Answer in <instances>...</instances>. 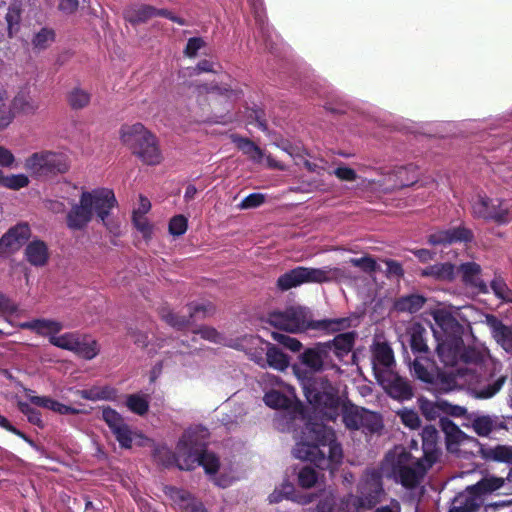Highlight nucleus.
<instances>
[{"label":"nucleus","mask_w":512,"mask_h":512,"mask_svg":"<svg viewBox=\"0 0 512 512\" xmlns=\"http://www.w3.org/2000/svg\"><path fill=\"white\" fill-rule=\"evenodd\" d=\"M329 347L317 343L299 354L292 366L307 401L326 419L335 421L339 413V390L326 377L316 376L325 370L340 371L329 355Z\"/></svg>","instance_id":"obj_1"},{"label":"nucleus","mask_w":512,"mask_h":512,"mask_svg":"<svg viewBox=\"0 0 512 512\" xmlns=\"http://www.w3.org/2000/svg\"><path fill=\"white\" fill-rule=\"evenodd\" d=\"M293 456L333 472L342 462L343 452L335 431L320 422H307L297 438Z\"/></svg>","instance_id":"obj_2"},{"label":"nucleus","mask_w":512,"mask_h":512,"mask_svg":"<svg viewBox=\"0 0 512 512\" xmlns=\"http://www.w3.org/2000/svg\"><path fill=\"white\" fill-rule=\"evenodd\" d=\"M189 432L190 434L185 441V455L191 456L194 460L193 468L202 466L206 474L211 476L215 485L221 488H227L239 479L236 471L232 468L227 470L220 464L215 453L203 449L209 437V431L206 427L202 425L191 426L183 432L182 436Z\"/></svg>","instance_id":"obj_3"},{"label":"nucleus","mask_w":512,"mask_h":512,"mask_svg":"<svg viewBox=\"0 0 512 512\" xmlns=\"http://www.w3.org/2000/svg\"><path fill=\"white\" fill-rule=\"evenodd\" d=\"M268 321L276 329L289 333H300L307 330L334 333L351 326L349 318L313 320L311 311L302 306H294L284 311L272 312L268 316Z\"/></svg>","instance_id":"obj_4"},{"label":"nucleus","mask_w":512,"mask_h":512,"mask_svg":"<svg viewBox=\"0 0 512 512\" xmlns=\"http://www.w3.org/2000/svg\"><path fill=\"white\" fill-rule=\"evenodd\" d=\"M432 467L422 457H416L403 446L390 450L381 465L382 474L405 489L420 485L427 470Z\"/></svg>","instance_id":"obj_5"},{"label":"nucleus","mask_w":512,"mask_h":512,"mask_svg":"<svg viewBox=\"0 0 512 512\" xmlns=\"http://www.w3.org/2000/svg\"><path fill=\"white\" fill-rule=\"evenodd\" d=\"M116 203L115 194L109 188L83 191L79 203L73 205L67 214V226L72 230H82L95 214L108 227L107 218Z\"/></svg>","instance_id":"obj_6"},{"label":"nucleus","mask_w":512,"mask_h":512,"mask_svg":"<svg viewBox=\"0 0 512 512\" xmlns=\"http://www.w3.org/2000/svg\"><path fill=\"white\" fill-rule=\"evenodd\" d=\"M437 354L440 361L452 370L446 373L447 385L445 391L458 385V371L483 362V355L474 348L466 347L462 338H447L437 340Z\"/></svg>","instance_id":"obj_7"},{"label":"nucleus","mask_w":512,"mask_h":512,"mask_svg":"<svg viewBox=\"0 0 512 512\" xmlns=\"http://www.w3.org/2000/svg\"><path fill=\"white\" fill-rule=\"evenodd\" d=\"M261 383L264 390H267L263 397L264 403L272 409L279 410L274 419L276 428L282 432L291 430L298 411L293 407L291 399L283 393L289 386L279 377L269 373L261 377Z\"/></svg>","instance_id":"obj_8"},{"label":"nucleus","mask_w":512,"mask_h":512,"mask_svg":"<svg viewBox=\"0 0 512 512\" xmlns=\"http://www.w3.org/2000/svg\"><path fill=\"white\" fill-rule=\"evenodd\" d=\"M122 142L147 165H157L162 160L156 137L143 124L123 125L120 131Z\"/></svg>","instance_id":"obj_9"},{"label":"nucleus","mask_w":512,"mask_h":512,"mask_svg":"<svg viewBox=\"0 0 512 512\" xmlns=\"http://www.w3.org/2000/svg\"><path fill=\"white\" fill-rule=\"evenodd\" d=\"M458 385H466L468 393L476 399H490L504 386L507 377L495 376L493 373H482V362L477 365L460 368Z\"/></svg>","instance_id":"obj_10"},{"label":"nucleus","mask_w":512,"mask_h":512,"mask_svg":"<svg viewBox=\"0 0 512 512\" xmlns=\"http://www.w3.org/2000/svg\"><path fill=\"white\" fill-rule=\"evenodd\" d=\"M474 218L507 225L512 221V200L477 193L470 201Z\"/></svg>","instance_id":"obj_11"},{"label":"nucleus","mask_w":512,"mask_h":512,"mask_svg":"<svg viewBox=\"0 0 512 512\" xmlns=\"http://www.w3.org/2000/svg\"><path fill=\"white\" fill-rule=\"evenodd\" d=\"M504 482L503 478H483L457 494L452 500L449 512H476L483 504L485 496L503 487Z\"/></svg>","instance_id":"obj_12"},{"label":"nucleus","mask_w":512,"mask_h":512,"mask_svg":"<svg viewBox=\"0 0 512 512\" xmlns=\"http://www.w3.org/2000/svg\"><path fill=\"white\" fill-rule=\"evenodd\" d=\"M24 168L37 179H49L66 173L69 163L64 153L42 150L26 158Z\"/></svg>","instance_id":"obj_13"},{"label":"nucleus","mask_w":512,"mask_h":512,"mask_svg":"<svg viewBox=\"0 0 512 512\" xmlns=\"http://www.w3.org/2000/svg\"><path fill=\"white\" fill-rule=\"evenodd\" d=\"M337 274L338 269L329 266L321 268L298 266L280 275L276 285L279 290L288 291L303 284L330 282L336 278Z\"/></svg>","instance_id":"obj_14"},{"label":"nucleus","mask_w":512,"mask_h":512,"mask_svg":"<svg viewBox=\"0 0 512 512\" xmlns=\"http://www.w3.org/2000/svg\"><path fill=\"white\" fill-rule=\"evenodd\" d=\"M53 346L72 351L78 356L91 360L99 353V347L95 340L86 335H81L76 332H68L62 335L56 334L51 338Z\"/></svg>","instance_id":"obj_15"},{"label":"nucleus","mask_w":512,"mask_h":512,"mask_svg":"<svg viewBox=\"0 0 512 512\" xmlns=\"http://www.w3.org/2000/svg\"><path fill=\"white\" fill-rule=\"evenodd\" d=\"M358 496L352 494L345 499L356 500L360 505L372 506L383 494V487L380 473L375 469H367L358 483Z\"/></svg>","instance_id":"obj_16"},{"label":"nucleus","mask_w":512,"mask_h":512,"mask_svg":"<svg viewBox=\"0 0 512 512\" xmlns=\"http://www.w3.org/2000/svg\"><path fill=\"white\" fill-rule=\"evenodd\" d=\"M358 496L352 494L345 499L356 500L360 505L372 506L383 494V487L380 473L375 469H367L358 483Z\"/></svg>","instance_id":"obj_17"},{"label":"nucleus","mask_w":512,"mask_h":512,"mask_svg":"<svg viewBox=\"0 0 512 512\" xmlns=\"http://www.w3.org/2000/svg\"><path fill=\"white\" fill-rule=\"evenodd\" d=\"M190 432L181 436L176 444L175 451H172L165 445L158 446L154 450L155 460L165 467L175 465L180 470H193L194 460L191 456L185 455V441Z\"/></svg>","instance_id":"obj_18"},{"label":"nucleus","mask_w":512,"mask_h":512,"mask_svg":"<svg viewBox=\"0 0 512 512\" xmlns=\"http://www.w3.org/2000/svg\"><path fill=\"white\" fill-rule=\"evenodd\" d=\"M258 28L260 41L271 53H279L282 39L266 21L262 0H248Z\"/></svg>","instance_id":"obj_19"},{"label":"nucleus","mask_w":512,"mask_h":512,"mask_svg":"<svg viewBox=\"0 0 512 512\" xmlns=\"http://www.w3.org/2000/svg\"><path fill=\"white\" fill-rule=\"evenodd\" d=\"M101 419L107 424L110 431L118 441L120 447L129 449L132 447L134 432L126 423L124 417L115 409L103 406Z\"/></svg>","instance_id":"obj_20"},{"label":"nucleus","mask_w":512,"mask_h":512,"mask_svg":"<svg viewBox=\"0 0 512 512\" xmlns=\"http://www.w3.org/2000/svg\"><path fill=\"white\" fill-rule=\"evenodd\" d=\"M410 370L417 379L428 384L440 385L445 390L448 381L446 372H440L429 357L424 355L416 356L410 366Z\"/></svg>","instance_id":"obj_21"},{"label":"nucleus","mask_w":512,"mask_h":512,"mask_svg":"<svg viewBox=\"0 0 512 512\" xmlns=\"http://www.w3.org/2000/svg\"><path fill=\"white\" fill-rule=\"evenodd\" d=\"M214 307L211 303H190L188 305V316H179L169 310L168 308H163L160 311L161 318L171 327L181 330L185 326H187L191 319H198L201 317H205L213 313Z\"/></svg>","instance_id":"obj_22"},{"label":"nucleus","mask_w":512,"mask_h":512,"mask_svg":"<svg viewBox=\"0 0 512 512\" xmlns=\"http://www.w3.org/2000/svg\"><path fill=\"white\" fill-rule=\"evenodd\" d=\"M163 492L179 512H207L202 501L186 489L165 485Z\"/></svg>","instance_id":"obj_23"},{"label":"nucleus","mask_w":512,"mask_h":512,"mask_svg":"<svg viewBox=\"0 0 512 512\" xmlns=\"http://www.w3.org/2000/svg\"><path fill=\"white\" fill-rule=\"evenodd\" d=\"M434 325L432 330L436 340L447 338H462L463 326L457 319L444 309L433 313Z\"/></svg>","instance_id":"obj_24"},{"label":"nucleus","mask_w":512,"mask_h":512,"mask_svg":"<svg viewBox=\"0 0 512 512\" xmlns=\"http://www.w3.org/2000/svg\"><path fill=\"white\" fill-rule=\"evenodd\" d=\"M386 393L398 401H408L413 398L414 390L407 378L401 377L395 371L377 380Z\"/></svg>","instance_id":"obj_25"},{"label":"nucleus","mask_w":512,"mask_h":512,"mask_svg":"<svg viewBox=\"0 0 512 512\" xmlns=\"http://www.w3.org/2000/svg\"><path fill=\"white\" fill-rule=\"evenodd\" d=\"M372 366L376 380L395 371L394 353L387 343L378 342L373 345Z\"/></svg>","instance_id":"obj_26"},{"label":"nucleus","mask_w":512,"mask_h":512,"mask_svg":"<svg viewBox=\"0 0 512 512\" xmlns=\"http://www.w3.org/2000/svg\"><path fill=\"white\" fill-rule=\"evenodd\" d=\"M29 236L30 228L25 223L10 228L0 239V256L18 250Z\"/></svg>","instance_id":"obj_27"},{"label":"nucleus","mask_w":512,"mask_h":512,"mask_svg":"<svg viewBox=\"0 0 512 512\" xmlns=\"http://www.w3.org/2000/svg\"><path fill=\"white\" fill-rule=\"evenodd\" d=\"M481 266L475 262H465L459 265L457 271L461 275L463 284L474 292L486 294L488 286L481 279Z\"/></svg>","instance_id":"obj_28"},{"label":"nucleus","mask_w":512,"mask_h":512,"mask_svg":"<svg viewBox=\"0 0 512 512\" xmlns=\"http://www.w3.org/2000/svg\"><path fill=\"white\" fill-rule=\"evenodd\" d=\"M474 432L481 437H487L492 432L507 429L504 419L495 415L473 413L469 417Z\"/></svg>","instance_id":"obj_29"},{"label":"nucleus","mask_w":512,"mask_h":512,"mask_svg":"<svg viewBox=\"0 0 512 512\" xmlns=\"http://www.w3.org/2000/svg\"><path fill=\"white\" fill-rule=\"evenodd\" d=\"M356 339V333L345 332L338 334L333 340L323 342V345L329 347V355L333 362H344L346 356H348L354 346Z\"/></svg>","instance_id":"obj_30"},{"label":"nucleus","mask_w":512,"mask_h":512,"mask_svg":"<svg viewBox=\"0 0 512 512\" xmlns=\"http://www.w3.org/2000/svg\"><path fill=\"white\" fill-rule=\"evenodd\" d=\"M472 238V231L460 226L447 230L436 231L429 235L428 242L431 245H446L456 242H469Z\"/></svg>","instance_id":"obj_31"},{"label":"nucleus","mask_w":512,"mask_h":512,"mask_svg":"<svg viewBox=\"0 0 512 512\" xmlns=\"http://www.w3.org/2000/svg\"><path fill=\"white\" fill-rule=\"evenodd\" d=\"M18 327L20 329L30 330L40 336L48 337L51 343V338L55 337V335L64 328V324L53 319L37 318L31 321L21 322L18 324Z\"/></svg>","instance_id":"obj_32"},{"label":"nucleus","mask_w":512,"mask_h":512,"mask_svg":"<svg viewBox=\"0 0 512 512\" xmlns=\"http://www.w3.org/2000/svg\"><path fill=\"white\" fill-rule=\"evenodd\" d=\"M422 438V458L428 462V464L433 465L439 455L440 448L438 445L439 440V432L438 430L432 426L427 425L423 428L421 432Z\"/></svg>","instance_id":"obj_33"},{"label":"nucleus","mask_w":512,"mask_h":512,"mask_svg":"<svg viewBox=\"0 0 512 512\" xmlns=\"http://www.w3.org/2000/svg\"><path fill=\"white\" fill-rule=\"evenodd\" d=\"M440 427L445 434L446 447L450 452H457L458 446L469 441H476L473 437L466 435L460 428L450 419L440 418Z\"/></svg>","instance_id":"obj_34"},{"label":"nucleus","mask_w":512,"mask_h":512,"mask_svg":"<svg viewBox=\"0 0 512 512\" xmlns=\"http://www.w3.org/2000/svg\"><path fill=\"white\" fill-rule=\"evenodd\" d=\"M486 324L495 341L506 352L512 354V328L503 324V322L494 315L486 316Z\"/></svg>","instance_id":"obj_35"},{"label":"nucleus","mask_w":512,"mask_h":512,"mask_svg":"<svg viewBox=\"0 0 512 512\" xmlns=\"http://www.w3.org/2000/svg\"><path fill=\"white\" fill-rule=\"evenodd\" d=\"M25 393L26 397L28 398L31 404L51 410L57 414L76 415L80 413L79 409L60 403L59 401L54 400L51 397L33 395V391L30 389H25Z\"/></svg>","instance_id":"obj_36"},{"label":"nucleus","mask_w":512,"mask_h":512,"mask_svg":"<svg viewBox=\"0 0 512 512\" xmlns=\"http://www.w3.org/2000/svg\"><path fill=\"white\" fill-rule=\"evenodd\" d=\"M253 360L260 366H264V364L267 363L270 367L279 371L286 370L290 363L289 357L285 353L270 344H267L265 358L262 356H254Z\"/></svg>","instance_id":"obj_37"},{"label":"nucleus","mask_w":512,"mask_h":512,"mask_svg":"<svg viewBox=\"0 0 512 512\" xmlns=\"http://www.w3.org/2000/svg\"><path fill=\"white\" fill-rule=\"evenodd\" d=\"M365 408L354 405L350 402L341 403L339 398V413L342 415V421L346 428L350 430H359V423L361 422L362 415ZM339 416L336 417V419Z\"/></svg>","instance_id":"obj_38"},{"label":"nucleus","mask_w":512,"mask_h":512,"mask_svg":"<svg viewBox=\"0 0 512 512\" xmlns=\"http://www.w3.org/2000/svg\"><path fill=\"white\" fill-rule=\"evenodd\" d=\"M456 275L455 266L449 262L429 265L421 270V276L437 281H452Z\"/></svg>","instance_id":"obj_39"},{"label":"nucleus","mask_w":512,"mask_h":512,"mask_svg":"<svg viewBox=\"0 0 512 512\" xmlns=\"http://www.w3.org/2000/svg\"><path fill=\"white\" fill-rule=\"evenodd\" d=\"M393 179L394 187H404L413 184L417 177L416 167L413 164L397 166L389 173Z\"/></svg>","instance_id":"obj_40"},{"label":"nucleus","mask_w":512,"mask_h":512,"mask_svg":"<svg viewBox=\"0 0 512 512\" xmlns=\"http://www.w3.org/2000/svg\"><path fill=\"white\" fill-rule=\"evenodd\" d=\"M25 255L32 265L43 266L48 260V248L43 241L34 240L27 245Z\"/></svg>","instance_id":"obj_41"},{"label":"nucleus","mask_w":512,"mask_h":512,"mask_svg":"<svg viewBox=\"0 0 512 512\" xmlns=\"http://www.w3.org/2000/svg\"><path fill=\"white\" fill-rule=\"evenodd\" d=\"M124 15L130 23H143L154 17V7L146 4H133L125 10Z\"/></svg>","instance_id":"obj_42"},{"label":"nucleus","mask_w":512,"mask_h":512,"mask_svg":"<svg viewBox=\"0 0 512 512\" xmlns=\"http://www.w3.org/2000/svg\"><path fill=\"white\" fill-rule=\"evenodd\" d=\"M426 298L421 294H409L400 297L395 302V309L399 312L416 313L425 304Z\"/></svg>","instance_id":"obj_43"},{"label":"nucleus","mask_w":512,"mask_h":512,"mask_svg":"<svg viewBox=\"0 0 512 512\" xmlns=\"http://www.w3.org/2000/svg\"><path fill=\"white\" fill-rule=\"evenodd\" d=\"M383 428V420L379 413L364 410V413L359 423V430H362L365 434L378 433Z\"/></svg>","instance_id":"obj_44"},{"label":"nucleus","mask_w":512,"mask_h":512,"mask_svg":"<svg viewBox=\"0 0 512 512\" xmlns=\"http://www.w3.org/2000/svg\"><path fill=\"white\" fill-rule=\"evenodd\" d=\"M127 408L139 416L145 415L149 410V396L142 393H135L126 396Z\"/></svg>","instance_id":"obj_45"},{"label":"nucleus","mask_w":512,"mask_h":512,"mask_svg":"<svg viewBox=\"0 0 512 512\" xmlns=\"http://www.w3.org/2000/svg\"><path fill=\"white\" fill-rule=\"evenodd\" d=\"M233 142L237 145L238 149L249 157L254 163H260L263 158L261 149L247 138L233 137Z\"/></svg>","instance_id":"obj_46"},{"label":"nucleus","mask_w":512,"mask_h":512,"mask_svg":"<svg viewBox=\"0 0 512 512\" xmlns=\"http://www.w3.org/2000/svg\"><path fill=\"white\" fill-rule=\"evenodd\" d=\"M55 41V32L51 28H41L40 31L35 33L32 39V46L35 50H44L48 48Z\"/></svg>","instance_id":"obj_47"},{"label":"nucleus","mask_w":512,"mask_h":512,"mask_svg":"<svg viewBox=\"0 0 512 512\" xmlns=\"http://www.w3.org/2000/svg\"><path fill=\"white\" fill-rule=\"evenodd\" d=\"M494 295L503 302L512 303V289L501 277H495L490 284Z\"/></svg>","instance_id":"obj_48"},{"label":"nucleus","mask_w":512,"mask_h":512,"mask_svg":"<svg viewBox=\"0 0 512 512\" xmlns=\"http://www.w3.org/2000/svg\"><path fill=\"white\" fill-rule=\"evenodd\" d=\"M90 98L87 91L76 87L69 93L68 102L73 109H82L89 104Z\"/></svg>","instance_id":"obj_49"},{"label":"nucleus","mask_w":512,"mask_h":512,"mask_svg":"<svg viewBox=\"0 0 512 512\" xmlns=\"http://www.w3.org/2000/svg\"><path fill=\"white\" fill-rule=\"evenodd\" d=\"M272 338L292 352H298L302 348V344L298 339L286 334L284 331L278 330L272 332Z\"/></svg>","instance_id":"obj_50"},{"label":"nucleus","mask_w":512,"mask_h":512,"mask_svg":"<svg viewBox=\"0 0 512 512\" xmlns=\"http://www.w3.org/2000/svg\"><path fill=\"white\" fill-rule=\"evenodd\" d=\"M17 406H18V409L20 410V412L27 417L28 421L31 424H33L39 428L44 427L42 415L38 410L31 407V405L29 403L23 402V401H18Z\"/></svg>","instance_id":"obj_51"},{"label":"nucleus","mask_w":512,"mask_h":512,"mask_svg":"<svg viewBox=\"0 0 512 512\" xmlns=\"http://www.w3.org/2000/svg\"><path fill=\"white\" fill-rule=\"evenodd\" d=\"M1 186L12 190H19L28 186L29 178L25 174H12L1 178Z\"/></svg>","instance_id":"obj_52"},{"label":"nucleus","mask_w":512,"mask_h":512,"mask_svg":"<svg viewBox=\"0 0 512 512\" xmlns=\"http://www.w3.org/2000/svg\"><path fill=\"white\" fill-rule=\"evenodd\" d=\"M198 89H199V92L205 91L208 94L224 95L229 99H237V98H239V95L241 93L239 90L233 89L231 87H226V86L220 87L217 85H207V84L199 85Z\"/></svg>","instance_id":"obj_53"},{"label":"nucleus","mask_w":512,"mask_h":512,"mask_svg":"<svg viewBox=\"0 0 512 512\" xmlns=\"http://www.w3.org/2000/svg\"><path fill=\"white\" fill-rule=\"evenodd\" d=\"M410 346L415 357L418 355L427 356L426 354L428 353V345L423 336V331H413V333L411 334Z\"/></svg>","instance_id":"obj_54"},{"label":"nucleus","mask_w":512,"mask_h":512,"mask_svg":"<svg viewBox=\"0 0 512 512\" xmlns=\"http://www.w3.org/2000/svg\"><path fill=\"white\" fill-rule=\"evenodd\" d=\"M401 422L410 429H417L420 427V418L416 411L412 409L403 408L397 412Z\"/></svg>","instance_id":"obj_55"},{"label":"nucleus","mask_w":512,"mask_h":512,"mask_svg":"<svg viewBox=\"0 0 512 512\" xmlns=\"http://www.w3.org/2000/svg\"><path fill=\"white\" fill-rule=\"evenodd\" d=\"M317 479L318 475L311 467L305 466L298 472V483L303 488H311L316 484Z\"/></svg>","instance_id":"obj_56"},{"label":"nucleus","mask_w":512,"mask_h":512,"mask_svg":"<svg viewBox=\"0 0 512 512\" xmlns=\"http://www.w3.org/2000/svg\"><path fill=\"white\" fill-rule=\"evenodd\" d=\"M19 305L8 295L0 292V314L2 316L19 315Z\"/></svg>","instance_id":"obj_57"},{"label":"nucleus","mask_w":512,"mask_h":512,"mask_svg":"<svg viewBox=\"0 0 512 512\" xmlns=\"http://www.w3.org/2000/svg\"><path fill=\"white\" fill-rule=\"evenodd\" d=\"M418 406L427 420H434L439 416V407L424 397L418 398Z\"/></svg>","instance_id":"obj_58"},{"label":"nucleus","mask_w":512,"mask_h":512,"mask_svg":"<svg viewBox=\"0 0 512 512\" xmlns=\"http://www.w3.org/2000/svg\"><path fill=\"white\" fill-rule=\"evenodd\" d=\"M349 263L357 268H360L365 273L371 274L377 270V262L370 256L351 258Z\"/></svg>","instance_id":"obj_59"},{"label":"nucleus","mask_w":512,"mask_h":512,"mask_svg":"<svg viewBox=\"0 0 512 512\" xmlns=\"http://www.w3.org/2000/svg\"><path fill=\"white\" fill-rule=\"evenodd\" d=\"M490 458L498 462L512 463V447L498 445L490 450Z\"/></svg>","instance_id":"obj_60"},{"label":"nucleus","mask_w":512,"mask_h":512,"mask_svg":"<svg viewBox=\"0 0 512 512\" xmlns=\"http://www.w3.org/2000/svg\"><path fill=\"white\" fill-rule=\"evenodd\" d=\"M13 107L23 113H32L37 108L30 98L24 93H19L15 96L13 100Z\"/></svg>","instance_id":"obj_61"},{"label":"nucleus","mask_w":512,"mask_h":512,"mask_svg":"<svg viewBox=\"0 0 512 512\" xmlns=\"http://www.w3.org/2000/svg\"><path fill=\"white\" fill-rule=\"evenodd\" d=\"M265 202V195L262 193H251L246 196L238 207L242 210L253 209L261 206Z\"/></svg>","instance_id":"obj_62"},{"label":"nucleus","mask_w":512,"mask_h":512,"mask_svg":"<svg viewBox=\"0 0 512 512\" xmlns=\"http://www.w3.org/2000/svg\"><path fill=\"white\" fill-rule=\"evenodd\" d=\"M187 230V219L183 215L174 216L169 223V232L173 236H181Z\"/></svg>","instance_id":"obj_63"},{"label":"nucleus","mask_w":512,"mask_h":512,"mask_svg":"<svg viewBox=\"0 0 512 512\" xmlns=\"http://www.w3.org/2000/svg\"><path fill=\"white\" fill-rule=\"evenodd\" d=\"M495 174L506 184L512 187V163H501L494 168Z\"/></svg>","instance_id":"obj_64"}]
</instances>
